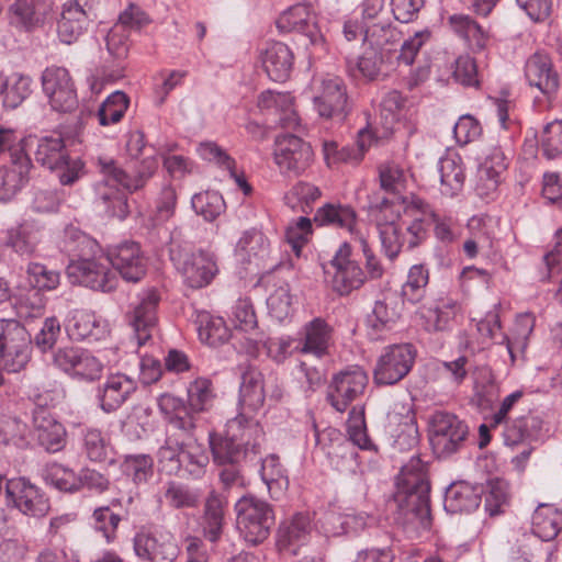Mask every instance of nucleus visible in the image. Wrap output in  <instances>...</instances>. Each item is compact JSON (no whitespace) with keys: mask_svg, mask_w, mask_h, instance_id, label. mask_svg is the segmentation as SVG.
I'll use <instances>...</instances> for the list:
<instances>
[{"mask_svg":"<svg viewBox=\"0 0 562 562\" xmlns=\"http://www.w3.org/2000/svg\"><path fill=\"white\" fill-rule=\"evenodd\" d=\"M263 431L258 422L238 415L226 424L224 437L210 438L213 460L220 467L218 477L225 491L247 485L245 467L259 453Z\"/></svg>","mask_w":562,"mask_h":562,"instance_id":"nucleus-1","label":"nucleus"},{"mask_svg":"<svg viewBox=\"0 0 562 562\" xmlns=\"http://www.w3.org/2000/svg\"><path fill=\"white\" fill-rule=\"evenodd\" d=\"M429 492L426 464L419 457L414 456L401 469L394 499L406 520L423 529L430 527Z\"/></svg>","mask_w":562,"mask_h":562,"instance_id":"nucleus-2","label":"nucleus"},{"mask_svg":"<svg viewBox=\"0 0 562 562\" xmlns=\"http://www.w3.org/2000/svg\"><path fill=\"white\" fill-rule=\"evenodd\" d=\"M235 510L237 528L247 542L258 544L269 537L274 525V514L270 504L256 496L247 495L237 501Z\"/></svg>","mask_w":562,"mask_h":562,"instance_id":"nucleus-3","label":"nucleus"},{"mask_svg":"<svg viewBox=\"0 0 562 562\" xmlns=\"http://www.w3.org/2000/svg\"><path fill=\"white\" fill-rule=\"evenodd\" d=\"M31 337L15 319H0V364L10 373L25 369L31 359Z\"/></svg>","mask_w":562,"mask_h":562,"instance_id":"nucleus-4","label":"nucleus"},{"mask_svg":"<svg viewBox=\"0 0 562 562\" xmlns=\"http://www.w3.org/2000/svg\"><path fill=\"white\" fill-rule=\"evenodd\" d=\"M313 105L317 114L326 120L342 121L350 112L347 87L342 78L334 75L316 77L312 81Z\"/></svg>","mask_w":562,"mask_h":562,"instance_id":"nucleus-5","label":"nucleus"},{"mask_svg":"<svg viewBox=\"0 0 562 562\" xmlns=\"http://www.w3.org/2000/svg\"><path fill=\"white\" fill-rule=\"evenodd\" d=\"M469 428L458 416L447 412H435L429 420V441L439 458H447L464 445Z\"/></svg>","mask_w":562,"mask_h":562,"instance_id":"nucleus-6","label":"nucleus"},{"mask_svg":"<svg viewBox=\"0 0 562 562\" xmlns=\"http://www.w3.org/2000/svg\"><path fill=\"white\" fill-rule=\"evenodd\" d=\"M378 231L381 240V247L384 255L393 260L400 251L406 247L413 249L424 243L427 238V228L424 225V218H413L407 222H378Z\"/></svg>","mask_w":562,"mask_h":562,"instance_id":"nucleus-7","label":"nucleus"},{"mask_svg":"<svg viewBox=\"0 0 562 562\" xmlns=\"http://www.w3.org/2000/svg\"><path fill=\"white\" fill-rule=\"evenodd\" d=\"M351 246L342 243L333 259L324 266L325 281L339 295H349L366 282V274L357 261L351 259Z\"/></svg>","mask_w":562,"mask_h":562,"instance_id":"nucleus-8","label":"nucleus"},{"mask_svg":"<svg viewBox=\"0 0 562 562\" xmlns=\"http://www.w3.org/2000/svg\"><path fill=\"white\" fill-rule=\"evenodd\" d=\"M416 349L412 344H395L385 347L376 360L373 380L379 385H394L412 370Z\"/></svg>","mask_w":562,"mask_h":562,"instance_id":"nucleus-9","label":"nucleus"},{"mask_svg":"<svg viewBox=\"0 0 562 562\" xmlns=\"http://www.w3.org/2000/svg\"><path fill=\"white\" fill-rule=\"evenodd\" d=\"M95 0H68L57 20V36L64 44L76 43L98 19Z\"/></svg>","mask_w":562,"mask_h":562,"instance_id":"nucleus-10","label":"nucleus"},{"mask_svg":"<svg viewBox=\"0 0 562 562\" xmlns=\"http://www.w3.org/2000/svg\"><path fill=\"white\" fill-rule=\"evenodd\" d=\"M101 175H105L120 183L130 192L140 190L154 176L158 168V159L155 155H147L140 160L131 159L125 168H121L113 159H99Z\"/></svg>","mask_w":562,"mask_h":562,"instance_id":"nucleus-11","label":"nucleus"},{"mask_svg":"<svg viewBox=\"0 0 562 562\" xmlns=\"http://www.w3.org/2000/svg\"><path fill=\"white\" fill-rule=\"evenodd\" d=\"M533 318L530 314H521L516 318L515 333L517 337L512 340L505 334L502 333L499 314L496 308L488 311L483 318L476 323V331L479 334V344L481 348L490 345L494 341L497 335L501 336L498 344H505L512 360H515L514 347L515 345L526 346V340L533 329Z\"/></svg>","mask_w":562,"mask_h":562,"instance_id":"nucleus-12","label":"nucleus"},{"mask_svg":"<svg viewBox=\"0 0 562 562\" xmlns=\"http://www.w3.org/2000/svg\"><path fill=\"white\" fill-rule=\"evenodd\" d=\"M273 157L282 173L300 176L312 165L314 153L301 137L284 134L276 138Z\"/></svg>","mask_w":562,"mask_h":562,"instance_id":"nucleus-13","label":"nucleus"},{"mask_svg":"<svg viewBox=\"0 0 562 562\" xmlns=\"http://www.w3.org/2000/svg\"><path fill=\"white\" fill-rule=\"evenodd\" d=\"M133 550L140 562H172L179 554L173 535L164 528L137 532Z\"/></svg>","mask_w":562,"mask_h":562,"instance_id":"nucleus-14","label":"nucleus"},{"mask_svg":"<svg viewBox=\"0 0 562 562\" xmlns=\"http://www.w3.org/2000/svg\"><path fill=\"white\" fill-rule=\"evenodd\" d=\"M109 265L100 255L82 260H71L68 265V274L86 288L110 293L117 288L119 279Z\"/></svg>","mask_w":562,"mask_h":562,"instance_id":"nucleus-15","label":"nucleus"},{"mask_svg":"<svg viewBox=\"0 0 562 562\" xmlns=\"http://www.w3.org/2000/svg\"><path fill=\"white\" fill-rule=\"evenodd\" d=\"M54 5V0H14L7 9L8 23L20 32L32 33L52 20Z\"/></svg>","mask_w":562,"mask_h":562,"instance_id":"nucleus-16","label":"nucleus"},{"mask_svg":"<svg viewBox=\"0 0 562 562\" xmlns=\"http://www.w3.org/2000/svg\"><path fill=\"white\" fill-rule=\"evenodd\" d=\"M5 493L13 507L25 516L41 518L50 509L46 494L25 477L7 480Z\"/></svg>","mask_w":562,"mask_h":562,"instance_id":"nucleus-17","label":"nucleus"},{"mask_svg":"<svg viewBox=\"0 0 562 562\" xmlns=\"http://www.w3.org/2000/svg\"><path fill=\"white\" fill-rule=\"evenodd\" d=\"M368 384L366 372L359 367L348 368L335 374L328 385L327 400L340 413L361 396Z\"/></svg>","mask_w":562,"mask_h":562,"instance_id":"nucleus-18","label":"nucleus"},{"mask_svg":"<svg viewBox=\"0 0 562 562\" xmlns=\"http://www.w3.org/2000/svg\"><path fill=\"white\" fill-rule=\"evenodd\" d=\"M42 86L55 111L70 112L77 106V92L66 68L47 67L42 74Z\"/></svg>","mask_w":562,"mask_h":562,"instance_id":"nucleus-19","label":"nucleus"},{"mask_svg":"<svg viewBox=\"0 0 562 562\" xmlns=\"http://www.w3.org/2000/svg\"><path fill=\"white\" fill-rule=\"evenodd\" d=\"M105 261L120 273L126 282L140 281L147 271V259L135 241H123L112 246L106 251Z\"/></svg>","mask_w":562,"mask_h":562,"instance_id":"nucleus-20","label":"nucleus"},{"mask_svg":"<svg viewBox=\"0 0 562 562\" xmlns=\"http://www.w3.org/2000/svg\"><path fill=\"white\" fill-rule=\"evenodd\" d=\"M176 265L183 282L191 289L207 286L218 273L217 257L210 250L200 249L188 254Z\"/></svg>","mask_w":562,"mask_h":562,"instance_id":"nucleus-21","label":"nucleus"},{"mask_svg":"<svg viewBox=\"0 0 562 562\" xmlns=\"http://www.w3.org/2000/svg\"><path fill=\"white\" fill-rule=\"evenodd\" d=\"M160 295L156 289L143 290L128 314V323L133 327L137 346L145 345L153 336L157 324V308Z\"/></svg>","mask_w":562,"mask_h":562,"instance_id":"nucleus-22","label":"nucleus"},{"mask_svg":"<svg viewBox=\"0 0 562 562\" xmlns=\"http://www.w3.org/2000/svg\"><path fill=\"white\" fill-rule=\"evenodd\" d=\"M281 32H297L305 35L314 47H324L325 40L318 30L316 15L310 3H297L285 10L277 20Z\"/></svg>","mask_w":562,"mask_h":562,"instance_id":"nucleus-23","label":"nucleus"},{"mask_svg":"<svg viewBox=\"0 0 562 562\" xmlns=\"http://www.w3.org/2000/svg\"><path fill=\"white\" fill-rule=\"evenodd\" d=\"M65 328L70 339L76 341H100L110 334L109 324L86 310H74L69 313Z\"/></svg>","mask_w":562,"mask_h":562,"instance_id":"nucleus-24","label":"nucleus"},{"mask_svg":"<svg viewBox=\"0 0 562 562\" xmlns=\"http://www.w3.org/2000/svg\"><path fill=\"white\" fill-rule=\"evenodd\" d=\"M137 390L134 378L124 373L110 374L103 384L98 386L97 400L104 413L117 411Z\"/></svg>","mask_w":562,"mask_h":562,"instance_id":"nucleus-25","label":"nucleus"},{"mask_svg":"<svg viewBox=\"0 0 562 562\" xmlns=\"http://www.w3.org/2000/svg\"><path fill=\"white\" fill-rule=\"evenodd\" d=\"M461 310V304L456 299L439 295L420 307L425 329L430 333L449 330Z\"/></svg>","mask_w":562,"mask_h":562,"instance_id":"nucleus-26","label":"nucleus"},{"mask_svg":"<svg viewBox=\"0 0 562 562\" xmlns=\"http://www.w3.org/2000/svg\"><path fill=\"white\" fill-rule=\"evenodd\" d=\"M525 77L531 87L539 89L548 99L552 98L559 89V75L547 54L535 53L527 59Z\"/></svg>","mask_w":562,"mask_h":562,"instance_id":"nucleus-27","label":"nucleus"},{"mask_svg":"<svg viewBox=\"0 0 562 562\" xmlns=\"http://www.w3.org/2000/svg\"><path fill=\"white\" fill-rule=\"evenodd\" d=\"M258 108L274 116V122L283 128L295 130L300 116L294 109V99L289 92L263 91L258 97Z\"/></svg>","mask_w":562,"mask_h":562,"instance_id":"nucleus-28","label":"nucleus"},{"mask_svg":"<svg viewBox=\"0 0 562 562\" xmlns=\"http://www.w3.org/2000/svg\"><path fill=\"white\" fill-rule=\"evenodd\" d=\"M13 155L9 165L0 167V201L13 199L30 181L33 167L27 155Z\"/></svg>","mask_w":562,"mask_h":562,"instance_id":"nucleus-29","label":"nucleus"},{"mask_svg":"<svg viewBox=\"0 0 562 562\" xmlns=\"http://www.w3.org/2000/svg\"><path fill=\"white\" fill-rule=\"evenodd\" d=\"M33 425L38 443L48 452H58L66 445V429L45 407L33 411Z\"/></svg>","mask_w":562,"mask_h":562,"instance_id":"nucleus-30","label":"nucleus"},{"mask_svg":"<svg viewBox=\"0 0 562 562\" xmlns=\"http://www.w3.org/2000/svg\"><path fill=\"white\" fill-rule=\"evenodd\" d=\"M44 225L26 218L4 232L3 243L20 256H32L41 243Z\"/></svg>","mask_w":562,"mask_h":562,"instance_id":"nucleus-31","label":"nucleus"},{"mask_svg":"<svg viewBox=\"0 0 562 562\" xmlns=\"http://www.w3.org/2000/svg\"><path fill=\"white\" fill-rule=\"evenodd\" d=\"M312 532L311 518L307 514H295L284 520L277 535V546L281 552L296 554L299 548L307 543Z\"/></svg>","mask_w":562,"mask_h":562,"instance_id":"nucleus-32","label":"nucleus"},{"mask_svg":"<svg viewBox=\"0 0 562 562\" xmlns=\"http://www.w3.org/2000/svg\"><path fill=\"white\" fill-rule=\"evenodd\" d=\"M227 499L216 491H212L204 503L201 528L204 538L216 543L222 538L226 525Z\"/></svg>","mask_w":562,"mask_h":562,"instance_id":"nucleus-33","label":"nucleus"},{"mask_svg":"<svg viewBox=\"0 0 562 562\" xmlns=\"http://www.w3.org/2000/svg\"><path fill=\"white\" fill-rule=\"evenodd\" d=\"M331 337V326L325 319L315 317L303 326L300 342L295 348L301 353L322 358L328 352Z\"/></svg>","mask_w":562,"mask_h":562,"instance_id":"nucleus-34","label":"nucleus"},{"mask_svg":"<svg viewBox=\"0 0 562 562\" xmlns=\"http://www.w3.org/2000/svg\"><path fill=\"white\" fill-rule=\"evenodd\" d=\"M260 59L268 77L276 82L289 79L293 68V53L281 42H270L260 54Z\"/></svg>","mask_w":562,"mask_h":562,"instance_id":"nucleus-35","label":"nucleus"},{"mask_svg":"<svg viewBox=\"0 0 562 562\" xmlns=\"http://www.w3.org/2000/svg\"><path fill=\"white\" fill-rule=\"evenodd\" d=\"M236 254L241 260L265 269L270 258V243L261 231L251 228L239 238Z\"/></svg>","mask_w":562,"mask_h":562,"instance_id":"nucleus-36","label":"nucleus"},{"mask_svg":"<svg viewBox=\"0 0 562 562\" xmlns=\"http://www.w3.org/2000/svg\"><path fill=\"white\" fill-rule=\"evenodd\" d=\"M210 458L205 447L195 438L182 440V452H180V470L178 476L186 480L201 479L209 464Z\"/></svg>","mask_w":562,"mask_h":562,"instance_id":"nucleus-37","label":"nucleus"},{"mask_svg":"<svg viewBox=\"0 0 562 562\" xmlns=\"http://www.w3.org/2000/svg\"><path fill=\"white\" fill-rule=\"evenodd\" d=\"M481 494L479 486L465 482L453 483L446 491L443 507L451 514L471 513L479 507Z\"/></svg>","mask_w":562,"mask_h":562,"instance_id":"nucleus-38","label":"nucleus"},{"mask_svg":"<svg viewBox=\"0 0 562 562\" xmlns=\"http://www.w3.org/2000/svg\"><path fill=\"white\" fill-rule=\"evenodd\" d=\"M121 184L112 178L102 175V179L94 184L95 199L100 202L110 216L125 218L128 213L127 199L120 189Z\"/></svg>","mask_w":562,"mask_h":562,"instance_id":"nucleus-39","label":"nucleus"},{"mask_svg":"<svg viewBox=\"0 0 562 562\" xmlns=\"http://www.w3.org/2000/svg\"><path fill=\"white\" fill-rule=\"evenodd\" d=\"M438 170L441 193L451 198L457 195L462 190L465 180L461 156L454 151H448L439 159Z\"/></svg>","mask_w":562,"mask_h":562,"instance_id":"nucleus-40","label":"nucleus"},{"mask_svg":"<svg viewBox=\"0 0 562 562\" xmlns=\"http://www.w3.org/2000/svg\"><path fill=\"white\" fill-rule=\"evenodd\" d=\"M59 248L63 252L77 257V260L97 257L102 252L95 239L72 225L65 227Z\"/></svg>","mask_w":562,"mask_h":562,"instance_id":"nucleus-41","label":"nucleus"},{"mask_svg":"<svg viewBox=\"0 0 562 562\" xmlns=\"http://www.w3.org/2000/svg\"><path fill=\"white\" fill-rule=\"evenodd\" d=\"M314 222L319 226L341 228L353 234L358 220L352 206L341 203H326L316 211Z\"/></svg>","mask_w":562,"mask_h":562,"instance_id":"nucleus-42","label":"nucleus"},{"mask_svg":"<svg viewBox=\"0 0 562 562\" xmlns=\"http://www.w3.org/2000/svg\"><path fill=\"white\" fill-rule=\"evenodd\" d=\"M266 391L262 373L254 368H247L241 375L239 403L250 411H258L265 403Z\"/></svg>","mask_w":562,"mask_h":562,"instance_id":"nucleus-43","label":"nucleus"},{"mask_svg":"<svg viewBox=\"0 0 562 562\" xmlns=\"http://www.w3.org/2000/svg\"><path fill=\"white\" fill-rule=\"evenodd\" d=\"M562 529V512L542 504L532 514V532L543 541L553 540Z\"/></svg>","mask_w":562,"mask_h":562,"instance_id":"nucleus-44","label":"nucleus"},{"mask_svg":"<svg viewBox=\"0 0 562 562\" xmlns=\"http://www.w3.org/2000/svg\"><path fill=\"white\" fill-rule=\"evenodd\" d=\"M448 23L459 37L473 49H483L487 42V36L483 29L469 15L452 14Z\"/></svg>","mask_w":562,"mask_h":562,"instance_id":"nucleus-45","label":"nucleus"},{"mask_svg":"<svg viewBox=\"0 0 562 562\" xmlns=\"http://www.w3.org/2000/svg\"><path fill=\"white\" fill-rule=\"evenodd\" d=\"M294 341L295 340L291 337L268 338L267 340L249 337L247 338L246 350L249 355L256 356L260 351V348H263L269 358L277 363H281L294 350H297L295 346L293 347Z\"/></svg>","mask_w":562,"mask_h":562,"instance_id":"nucleus-46","label":"nucleus"},{"mask_svg":"<svg viewBox=\"0 0 562 562\" xmlns=\"http://www.w3.org/2000/svg\"><path fill=\"white\" fill-rule=\"evenodd\" d=\"M67 150L61 136H45L38 139L35 160L49 170L60 167L67 158Z\"/></svg>","mask_w":562,"mask_h":562,"instance_id":"nucleus-47","label":"nucleus"},{"mask_svg":"<svg viewBox=\"0 0 562 562\" xmlns=\"http://www.w3.org/2000/svg\"><path fill=\"white\" fill-rule=\"evenodd\" d=\"M260 475L273 498H280L288 488L289 480L279 457L270 454L262 460Z\"/></svg>","mask_w":562,"mask_h":562,"instance_id":"nucleus-48","label":"nucleus"},{"mask_svg":"<svg viewBox=\"0 0 562 562\" xmlns=\"http://www.w3.org/2000/svg\"><path fill=\"white\" fill-rule=\"evenodd\" d=\"M198 334L202 342L216 347L226 342L231 337V330L224 318L212 316L207 313L199 315Z\"/></svg>","mask_w":562,"mask_h":562,"instance_id":"nucleus-49","label":"nucleus"},{"mask_svg":"<svg viewBox=\"0 0 562 562\" xmlns=\"http://www.w3.org/2000/svg\"><path fill=\"white\" fill-rule=\"evenodd\" d=\"M25 273L26 281L33 291L50 292L60 284V272L37 261L29 262Z\"/></svg>","mask_w":562,"mask_h":562,"instance_id":"nucleus-50","label":"nucleus"},{"mask_svg":"<svg viewBox=\"0 0 562 562\" xmlns=\"http://www.w3.org/2000/svg\"><path fill=\"white\" fill-rule=\"evenodd\" d=\"M178 434L169 435L165 443L157 451L158 468L168 475L178 476L180 470V452L182 440Z\"/></svg>","mask_w":562,"mask_h":562,"instance_id":"nucleus-51","label":"nucleus"},{"mask_svg":"<svg viewBox=\"0 0 562 562\" xmlns=\"http://www.w3.org/2000/svg\"><path fill=\"white\" fill-rule=\"evenodd\" d=\"M429 283V270L422 263L409 268L405 283L402 286L403 297L411 303L420 302Z\"/></svg>","mask_w":562,"mask_h":562,"instance_id":"nucleus-52","label":"nucleus"},{"mask_svg":"<svg viewBox=\"0 0 562 562\" xmlns=\"http://www.w3.org/2000/svg\"><path fill=\"white\" fill-rule=\"evenodd\" d=\"M43 479L61 492L72 493L80 490L79 474L58 463L47 464L43 470Z\"/></svg>","mask_w":562,"mask_h":562,"instance_id":"nucleus-53","label":"nucleus"},{"mask_svg":"<svg viewBox=\"0 0 562 562\" xmlns=\"http://www.w3.org/2000/svg\"><path fill=\"white\" fill-rule=\"evenodd\" d=\"M130 104V99L123 91L112 92L100 105L97 116L99 124L102 126H109L111 124L119 123Z\"/></svg>","mask_w":562,"mask_h":562,"instance_id":"nucleus-54","label":"nucleus"},{"mask_svg":"<svg viewBox=\"0 0 562 562\" xmlns=\"http://www.w3.org/2000/svg\"><path fill=\"white\" fill-rule=\"evenodd\" d=\"M405 99L396 90L389 91L380 104V116L382 120V133L376 136L389 137L398 120V111L404 106Z\"/></svg>","mask_w":562,"mask_h":562,"instance_id":"nucleus-55","label":"nucleus"},{"mask_svg":"<svg viewBox=\"0 0 562 562\" xmlns=\"http://www.w3.org/2000/svg\"><path fill=\"white\" fill-rule=\"evenodd\" d=\"M327 521L334 525L330 530L333 535H341L362 531L373 521V518L364 512L347 514L331 513L327 516Z\"/></svg>","mask_w":562,"mask_h":562,"instance_id":"nucleus-56","label":"nucleus"},{"mask_svg":"<svg viewBox=\"0 0 562 562\" xmlns=\"http://www.w3.org/2000/svg\"><path fill=\"white\" fill-rule=\"evenodd\" d=\"M347 432L351 442L362 450H373L374 445L370 440L367 434L364 407L352 406L349 412V418L347 420Z\"/></svg>","mask_w":562,"mask_h":562,"instance_id":"nucleus-57","label":"nucleus"},{"mask_svg":"<svg viewBox=\"0 0 562 562\" xmlns=\"http://www.w3.org/2000/svg\"><path fill=\"white\" fill-rule=\"evenodd\" d=\"M191 204L196 214L212 222L225 210V201L217 191H205L192 196Z\"/></svg>","mask_w":562,"mask_h":562,"instance_id":"nucleus-58","label":"nucleus"},{"mask_svg":"<svg viewBox=\"0 0 562 562\" xmlns=\"http://www.w3.org/2000/svg\"><path fill=\"white\" fill-rule=\"evenodd\" d=\"M177 205V192L171 186L162 187L154 211L149 215V222L153 228L167 223L173 215Z\"/></svg>","mask_w":562,"mask_h":562,"instance_id":"nucleus-59","label":"nucleus"},{"mask_svg":"<svg viewBox=\"0 0 562 562\" xmlns=\"http://www.w3.org/2000/svg\"><path fill=\"white\" fill-rule=\"evenodd\" d=\"M7 82L3 92V105L15 109L31 94L32 79L22 74H12L8 77Z\"/></svg>","mask_w":562,"mask_h":562,"instance_id":"nucleus-60","label":"nucleus"},{"mask_svg":"<svg viewBox=\"0 0 562 562\" xmlns=\"http://www.w3.org/2000/svg\"><path fill=\"white\" fill-rule=\"evenodd\" d=\"M381 188L390 193H401L408 179L406 170L395 161H387L379 167Z\"/></svg>","mask_w":562,"mask_h":562,"instance_id":"nucleus-61","label":"nucleus"},{"mask_svg":"<svg viewBox=\"0 0 562 562\" xmlns=\"http://www.w3.org/2000/svg\"><path fill=\"white\" fill-rule=\"evenodd\" d=\"M381 63L382 58L379 52L370 47L357 60L348 59L347 67L352 76H356V71H358L363 78L372 81L380 76Z\"/></svg>","mask_w":562,"mask_h":562,"instance_id":"nucleus-62","label":"nucleus"},{"mask_svg":"<svg viewBox=\"0 0 562 562\" xmlns=\"http://www.w3.org/2000/svg\"><path fill=\"white\" fill-rule=\"evenodd\" d=\"M213 398L212 382L209 379L199 378L189 384L188 403L190 409L194 413L209 409Z\"/></svg>","mask_w":562,"mask_h":562,"instance_id":"nucleus-63","label":"nucleus"},{"mask_svg":"<svg viewBox=\"0 0 562 562\" xmlns=\"http://www.w3.org/2000/svg\"><path fill=\"white\" fill-rule=\"evenodd\" d=\"M269 314L278 322H284L293 312L290 286L286 283L279 285L267 299Z\"/></svg>","mask_w":562,"mask_h":562,"instance_id":"nucleus-64","label":"nucleus"}]
</instances>
